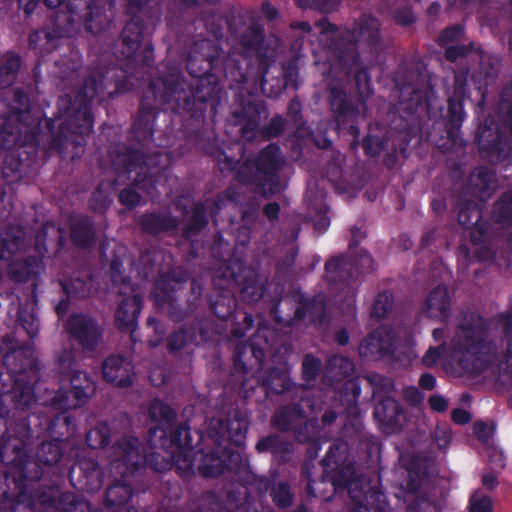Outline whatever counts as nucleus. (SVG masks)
I'll return each mask as SVG.
<instances>
[{
	"label": "nucleus",
	"instance_id": "1",
	"mask_svg": "<svg viewBox=\"0 0 512 512\" xmlns=\"http://www.w3.org/2000/svg\"><path fill=\"white\" fill-rule=\"evenodd\" d=\"M50 8H59L56 24L61 34H69L84 25L93 34L100 33L109 24L110 19L105 8L98 0H44Z\"/></svg>",
	"mask_w": 512,
	"mask_h": 512
},
{
	"label": "nucleus",
	"instance_id": "2",
	"mask_svg": "<svg viewBox=\"0 0 512 512\" xmlns=\"http://www.w3.org/2000/svg\"><path fill=\"white\" fill-rule=\"evenodd\" d=\"M29 120L27 96L22 92H15L14 104L5 118L0 131V145L2 147H9L16 143L19 139V134L28 126Z\"/></svg>",
	"mask_w": 512,
	"mask_h": 512
},
{
	"label": "nucleus",
	"instance_id": "3",
	"mask_svg": "<svg viewBox=\"0 0 512 512\" xmlns=\"http://www.w3.org/2000/svg\"><path fill=\"white\" fill-rule=\"evenodd\" d=\"M277 155H278V148L275 146H269L266 149H264L255 164H248L246 166H243L240 170V177L243 181H248L249 179L244 178V174L246 171L252 169L254 166L257 171V179L260 182V185L262 186V192L267 196L274 194L278 189L270 187L269 189H266L265 186L268 182L273 183L274 181V175L273 171L277 167Z\"/></svg>",
	"mask_w": 512,
	"mask_h": 512
},
{
	"label": "nucleus",
	"instance_id": "4",
	"mask_svg": "<svg viewBox=\"0 0 512 512\" xmlns=\"http://www.w3.org/2000/svg\"><path fill=\"white\" fill-rule=\"evenodd\" d=\"M142 454L139 442L135 438L125 439L123 443L114 447V459L111 462L112 469H116L123 476L132 471V468L140 463Z\"/></svg>",
	"mask_w": 512,
	"mask_h": 512
},
{
	"label": "nucleus",
	"instance_id": "5",
	"mask_svg": "<svg viewBox=\"0 0 512 512\" xmlns=\"http://www.w3.org/2000/svg\"><path fill=\"white\" fill-rule=\"evenodd\" d=\"M71 389L67 392L64 406L68 409L82 405L94 392V383L84 372H75L70 380Z\"/></svg>",
	"mask_w": 512,
	"mask_h": 512
},
{
	"label": "nucleus",
	"instance_id": "6",
	"mask_svg": "<svg viewBox=\"0 0 512 512\" xmlns=\"http://www.w3.org/2000/svg\"><path fill=\"white\" fill-rule=\"evenodd\" d=\"M450 308L451 300L447 287L437 286L429 293L422 313L435 320H444L448 317Z\"/></svg>",
	"mask_w": 512,
	"mask_h": 512
},
{
	"label": "nucleus",
	"instance_id": "7",
	"mask_svg": "<svg viewBox=\"0 0 512 512\" xmlns=\"http://www.w3.org/2000/svg\"><path fill=\"white\" fill-rule=\"evenodd\" d=\"M103 375L108 382L125 387L131 382V363L121 357L111 356L103 364Z\"/></svg>",
	"mask_w": 512,
	"mask_h": 512
},
{
	"label": "nucleus",
	"instance_id": "8",
	"mask_svg": "<svg viewBox=\"0 0 512 512\" xmlns=\"http://www.w3.org/2000/svg\"><path fill=\"white\" fill-rule=\"evenodd\" d=\"M67 327L83 346L92 348L96 344L98 329L91 319L75 315L70 318Z\"/></svg>",
	"mask_w": 512,
	"mask_h": 512
},
{
	"label": "nucleus",
	"instance_id": "9",
	"mask_svg": "<svg viewBox=\"0 0 512 512\" xmlns=\"http://www.w3.org/2000/svg\"><path fill=\"white\" fill-rule=\"evenodd\" d=\"M141 310V299L133 294L124 298L116 311V322L121 328L134 326Z\"/></svg>",
	"mask_w": 512,
	"mask_h": 512
},
{
	"label": "nucleus",
	"instance_id": "10",
	"mask_svg": "<svg viewBox=\"0 0 512 512\" xmlns=\"http://www.w3.org/2000/svg\"><path fill=\"white\" fill-rule=\"evenodd\" d=\"M19 66L20 60L18 56L12 53L0 56V88L12 85Z\"/></svg>",
	"mask_w": 512,
	"mask_h": 512
},
{
	"label": "nucleus",
	"instance_id": "11",
	"mask_svg": "<svg viewBox=\"0 0 512 512\" xmlns=\"http://www.w3.org/2000/svg\"><path fill=\"white\" fill-rule=\"evenodd\" d=\"M381 334V331H377L360 344L359 351L362 356L377 357L388 350L389 345L381 339Z\"/></svg>",
	"mask_w": 512,
	"mask_h": 512
},
{
	"label": "nucleus",
	"instance_id": "12",
	"mask_svg": "<svg viewBox=\"0 0 512 512\" xmlns=\"http://www.w3.org/2000/svg\"><path fill=\"white\" fill-rule=\"evenodd\" d=\"M225 457L224 453L222 457L201 455V463L197 465V468L204 476L216 477L222 474L225 469Z\"/></svg>",
	"mask_w": 512,
	"mask_h": 512
},
{
	"label": "nucleus",
	"instance_id": "13",
	"mask_svg": "<svg viewBox=\"0 0 512 512\" xmlns=\"http://www.w3.org/2000/svg\"><path fill=\"white\" fill-rule=\"evenodd\" d=\"M122 39L126 46V50L123 51V54L127 57L133 56L140 44V33L135 23H129L124 28Z\"/></svg>",
	"mask_w": 512,
	"mask_h": 512
},
{
	"label": "nucleus",
	"instance_id": "14",
	"mask_svg": "<svg viewBox=\"0 0 512 512\" xmlns=\"http://www.w3.org/2000/svg\"><path fill=\"white\" fill-rule=\"evenodd\" d=\"M70 130L74 133L88 134L93 126V119L87 109L79 111L76 116L70 117Z\"/></svg>",
	"mask_w": 512,
	"mask_h": 512
},
{
	"label": "nucleus",
	"instance_id": "15",
	"mask_svg": "<svg viewBox=\"0 0 512 512\" xmlns=\"http://www.w3.org/2000/svg\"><path fill=\"white\" fill-rule=\"evenodd\" d=\"M149 414L156 422L170 421L174 418V411L160 400H154L149 407Z\"/></svg>",
	"mask_w": 512,
	"mask_h": 512
},
{
	"label": "nucleus",
	"instance_id": "16",
	"mask_svg": "<svg viewBox=\"0 0 512 512\" xmlns=\"http://www.w3.org/2000/svg\"><path fill=\"white\" fill-rule=\"evenodd\" d=\"M131 488L128 485H113L107 491V500L111 505L122 504L130 499Z\"/></svg>",
	"mask_w": 512,
	"mask_h": 512
},
{
	"label": "nucleus",
	"instance_id": "17",
	"mask_svg": "<svg viewBox=\"0 0 512 512\" xmlns=\"http://www.w3.org/2000/svg\"><path fill=\"white\" fill-rule=\"evenodd\" d=\"M393 296L390 292L378 294L375 299L372 313L378 318L384 317L392 309Z\"/></svg>",
	"mask_w": 512,
	"mask_h": 512
},
{
	"label": "nucleus",
	"instance_id": "18",
	"mask_svg": "<svg viewBox=\"0 0 512 512\" xmlns=\"http://www.w3.org/2000/svg\"><path fill=\"white\" fill-rule=\"evenodd\" d=\"M299 415L300 413L296 409H284L275 414L273 422L280 429L285 430Z\"/></svg>",
	"mask_w": 512,
	"mask_h": 512
},
{
	"label": "nucleus",
	"instance_id": "19",
	"mask_svg": "<svg viewBox=\"0 0 512 512\" xmlns=\"http://www.w3.org/2000/svg\"><path fill=\"white\" fill-rule=\"evenodd\" d=\"M496 212L499 213L498 220L501 222H512V192L503 197L497 204Z\"/></svg>",
	"mask_w": 512,
	"mask_h": 512
},
{
	"label": "nucleus",
	"instance_id": "20",
	"mask_svg": "<svg viewBox=\"0 0 512 512\" xmlns=\"http://www.w3.org/2000/svg\"><path fill=\"white\" fill-rule=\"evenodd\" d=\"M492 504L488 496L475 493L471 498V512H491Z\"/></svg>",
	"mask_w": 512,
	"mask_h": 512
},
{
	"label": "nucleus",
	"instance_id": "21",
	"mask_svg": "<svg viewBox=\"0 0 512 512\" xmlns=\"http://www.w3.org/2000/svg\"><path fill=\"white\" fill-rule=\"evenodd\" d=\"M72 238L77 245L85 247L92 243L94 233L90 227H85L83 229L73 228Z\"/></svg>",
	"mask_w": 512,
	"mask_h": 512
},
{
	"label": "nucleus",
	"instance_id": "22",
	"mask_svg": "<svg viewBox=\"0 0 512 512\" xmlns=\"http://www.w3.org/2000/svg\"><path fill=\"white\" fill-rule=\"evenodd\" d=\"M273 500L281 507H286L291 503V493L285 484H278L272 491Z\"/></svg>",
	"mask_w": 512,
	"mask_h": 512
},
{
	"label": "nucleus",
	"instance_id": "23",
	"mask_svg": "<svg viewBox=\"0 0 512 512\" xmlns=\"http://www.w3.org/2000/svg\"><path fill=\"white\" fill-rule=\"evenodd\" d=\"M320 363L313 356H306L303 360V374L306 379H313L319 371Z\"/></svg>",
	"mask_w": 512,
	"mask_h": 512
},
{
	"label": "nucleus",
	"instance_id": "24",
	"mask_svg": "<svg viewBox=\"0 0 512 512\" xmlns=\"http://www.w3.org/2000/svg\"><path fill=\"white\" fill-rule=\"evenodd\" d=\"M23 238V233L21 230H17L16 233H12L7 230L2 233V243L8 249L13 251L14 247H17Z\"/></svg>",
	"mask_w": 512,
	"mask_h": 512
},
{
	"label": "nucleus",
	"instance_id": "25",
	"mask_svg": "<svg viewBox=\"0 0 512 512\" xmlns=\"http://www.w3.org/2000/svg\"><path fill=\"white\" fill-rule=\"evenodd\" d=\"M87 441L90 446L98 448L108 444V438L102 434L101 429L91 430L87 435Z\"/></svg>",
	"mask_w": 512,
	"mask_h": 512
},
{
	"label": "nucleus",
	"instance_id": "26",
	"mask_svg": "<svg viewBox=\"0 0 512 512\" xmlns=\"http://www.w3.org/2000/svg\"><path fill=\"white\" fill-rule=\"evenodd\" d=\"M462 34V28L460 26H453L441 34L439 41L443 45H447L455 40H457Z\"/></svg>",
	"mask_w": 512,
	"mask_h": 512
},
{
	"label": "nucleus",
	"instance_id": "27",
	"mask_svg": "<svg viewBox=\"0 0 512 512\" xmlns=\"http://www.w3.org/2000/svg\"><path fill=\"white\" fill-rule=\"evenodd\" d=\"M120 201L123 205L134 207L140 202V196L132 189H125L120 193Z\"/></svg>",
	"mask_w": 512,
	"mask_h": 512
},
{
	"label": "nucleus",
	"instance_id": "28",
	"mask_svg": "<svg viewBox=\"0 0 512 512\" xmlns=\"http://www.w3.org/2000/svg\"><path fill=\"white\" fill-rule=\"evenodd\" d=\"M453 346L457 352L467 351V329L463 328L457 332Z\"/></svg>",
	"mask_w": 512,
	"mask_h": 512
},
{
	"label": "nucleus",
	"instance_id": "29",
	"mask_svg": "<svg viewBox=\"0 0 512 512\" xmlns=\"http://www.w3.org/2000/svg\"><path fill=\"white\" fill-rule=\"evenodd\" d=\"M436 442L440 448H445L451 440V432L446 428H437L435 432Z\"/></svg>",
	"mask_w": 512,
	"mask_h": 512
},
{
	"label": "nucleus",
	"instance_id": "30",
	"mask_svg": "<svg viewBox=\"0 0 512 512\" xmlns=\"http://www.w3.org/2000/svg\"><path fill=\"white\" fill-rule=\"evenodd\" d=\"M429 404H430L431 408L437 412H442V411L446 410L448 407L447 400L444 397L439 396V395L431 396L429 398Z\"/></svg>",
	"mask_w": 512,
	"mask_h": 512
},
{
	"label": "nucleus",
	"instance_id": "31",
	"mask_svg": "<svg viewBox=\"0 0 512 512\" xmlns=\"http://www.w3.org/2000/svg\"><path fill=\"white\" fill-rule=\"evenodd\" d=\"M441 351L440 348H430L425 355L423 356V363L427 366L434 365L437 360L440 358Z\"/></svg>",
	"mask_w": 512,
	"mask_h": 512
},
{
	"label": "nucleus",
	"instance_id": "32",
	"mask_svg": "<svg viewBox=\"0 0 512 512\" xmlns=\"http://www.w3.org/2000/svg\"><path fill=\"white\" fill-rule=\"evenodd\" d=\"M474 433L479 439L487 440L490 436L491 428L483 422H477L474 426Z\"/></svg>",
	"mask_w": 512,
	"mask_h": 512
},
{
	"label": "nucleus",
	"instance_id": "33",
	"mask_svg": "<svg viewBox=\"0 0 512 512\" xmlns=\"http://www.w3.org/2000/svg\"><path fill=\"white\" fill-rule=\"evenodd\" d=\"M186 341V334L184 332L175 333L169 341V347L172 350L180 349Z\"/></svg>",
	"mask_w": 512,
	"mask_h": 512
},
{
	"label": "nucleus",
	"instance_id": "34",
	"mask_svg": "<svg viewBox=\"0 0 512 512\" xmlns=\"http://www.w3.org/2000/svg\"><path fill=\"white\" fill-rule=\"evenodd\" d=\"M452 419L457 424H465L470 421V415L465 410L457 409L453 411Z\"/></svg>",
	"mask_w": 512,
	"mask_h": 512
},
{
	"label": "nucleus",
	"instance_id": "35",
	"mask_svg": "<svg viewBox=\"0 0 512 512\" xmlns=\"http://www.w3.org/2000/svg\"><path fill=\"white\" fill-rule=\"evenodd\" d=\"M465 52V49L463 47H455L451 46L446 49V57L449 60H456L459 56H462Z\"/></svg>",
	"mask_w": 512,
	"mask_h": 512
},
{
	"label": "nucleus",
	"instance_id": "36",
	"mask_svg": "<svg viewBox=\"0 0 512 512\" xmlns=\"http://www.w3.org/2000/svg\"><path fill=\"white\" fill-rule=\"evenodd\" d=\"M177 465L179 469L183 471H190L195 466V463L189 459L188 455H185L183 458L177 459Z\"/></svg>",
	"mask_w": 512,
	"mask_h": 512
},
{
	"label": "nucleus",
	"instance_id": "37",
	"mask_svg": "<svg viewBox=\"0 0 512 512\" xmlns=\"http://www.w3.org/2000/svg\"><path fill=\"white\" fill-rule=\"evenodd\" d=\"M279 210L277 203H269L264 207V213L269 219H275L278 216Z\"/></svg>",
	"mask_w": 512,
	"mask_h": 512
},
{
	"label": "nucleus",
	"instance_id": "38",
	"mask_svg": "<svg viewBox=\"0 0 512 512\" xmlns=\"http://www.w3.org/2000/svg\"><path fill=\"white\" fill-rule=\"evenodd\" d=\"M435 382H436L435 378L430 374L422 375L420 378V381H419L420 385L423 388L428 389V390L434 388Z\"/></svg>",
	"mask_w": 512,
	"mask_h": 512
},
{
	"label": "nucleus",
	"instance_id": "39",
	"mask_svg": "<svg viewBox=\"0 0 512 512\" xmlns=\"http://www.w3.org/2000/svg\"><path fill=\"white\" fill-rule=\"evenodd\" d=\"M482 482L484 486L494 488L497 484V479L494 474L488 473L483 475Z\"/></svg>",
	"mask_w": 512,
	"mask_h": 512
},
{
	"label": "nucleus",
	"instance_id": "40",
	"mask_svg": "<svg viewBox=\"0 0 512 512\" xmlns=\"http://www.w3.org/2000/svg\"><path fill=\"white\" fill-rule=\"evenodd\" d=\"M45 449L53 450V452H54V456L52 458H50V459H48V458L45 459V461L50 462V463L58 461L59 449H58L57 445H53V444H50V443L49 444H44L42 446V450L44 451Z\"/></svg>",
	"mask_w": 512,
	"mask_h": 512
},
{
	"label": "nucleus",
	"instance_id": "41",
	"mask_svg": "<svg viewBox=\"0 0 512 512\" xmlns=\"http://www.w3.org/2000/svg\"><path fill=\"white\" fill-rule=\"evenodd\" d=\"M263 11L270 20L275 19L278 15L277 9L269 3L263 4Z\"/></svg>",
	"mask_w": 512,
	"mask_h": 512
},
{
	"label": "nucleus",
	"instance_id": "42",
	"mask_svg": "<svg viewBox=\"0 0 512 512\" xmlns=\"http://www.w3.org/2000/svg\"><path fill=\"white\" fill-rule=\"evenodd\" d=\"M26 13H31L37 6L38 0H19Z\"/></svg>",
	"mask_w": 512,
	"mask_h": 512
},
{
	"label": "nucleus",
	"instance_id": "43",
	"mask_svg": "<svg viewBox=\"0 0 512 512\" xmlns=\"http://www.w3.org/2000/svg\"><path fill=\"white\" fill-rule=\"evenodd\" d=\"M163 282H158L156 284V288L154 291V297L158 302H163L165 300V293L161 290L162 289Z\"/></svg>",
	"mask_w": 512,
	"mask_h": 512
},
{
	"label": "nucleus",
	"instance_id": "44",
	"mask_svg": "<svg viewBox=\"0 0 512 512\" xmlns=\"http://www.w3.org/2000/svg\"><path fill=\"white\" fill-rule=\"evenodd\" d=\"M315 226L317 229L325 230L329 226V219L326 216H321Z\"/></svg>",
	"mask_w": 512,
	"mask_h": 512
},
{
	"label": "nucleus",
	"instance_id": "45",
	"mask_svg": "<svg viewBox=\"0 0 512 512\" xmlns=\"http://www.w3.org/2000/svg\"><path fill=\"white\" fill-rule=\"evenodd\" d=\"M39 38H40V33H38V32L32 33L29 37L30 45L33 47H36Z\"/></svg>",
	"mask_w": 512,
	"mask_h": 512
},
{
	"label": "nucleus",
	"instance_id": "46",
	"mask_svg": "<svg viewBox=\"0 0 512 512\" xmlns=\"http://www.w3.org/2000/svg\"><path fill=\"white\" fill-rule=\"evenodd\" d=\"M271 442H272V439H270V438L260 441L257 445L258 450L267 449L270 446Z\"/></svg>",
	"mask_w": 512,
	"mask_h": 512
},
{
	"label": "nucleus",
	"instance_id": "47",
	"mask_svg": "<svg viewBox=\"0 0 512 512\" xmlns=\"http://www.w3.org/2000/svg\"><path fill=\"white\" fill-rule=\"evenodd\" d=\"M459 222L464 226H468L470 224L471 221L466 217L465 211H461L459 213Z\"/></svg>",
	"mask_w": 512,
	"mask_h": 512
},
{
	"label": "nucleus",
	"instance_id": "48",
	"mask_svg": "<svg viewBox=\"0 0 512 512\" xmlns=\"http://www.w3.org/2000/svg\"><path fill=\"white\" fill-rule=\"evenodd\" d=\"M338 342L341 344V345H345L348 343V334L346 332H341L339 335H338Z\"/></svg>",
	"mask_w": 512,
	"mask_h": 512
},
{
	"label": "nucleus",
	"instance_id": "49",
	"mask_svg": "<svg viewBox=\"0 0 512 512\" xmlns=\"http://www.w3.org/2000/svg\"><path fill=\"white\" fill-rule=\"evenodd\" d=\"M280 381L283 383L281 389H278L277 387H274L272 384H269V386L271 387V389H273L274 391L276 392H280L282 389H284L285 387V377L284 376H281L280 378Z\"/></svg>",
	"mask_w": 512,
	"mask_h": 512
},
{
	"label": "nucleus",
	"instance_id": "50",
	"mask_svg": "<svg viewBox=\"0 0 512 512\" xmlns=\"http://www.w3.org/2000/svg\"><path fill=\"white\" fill-rule=\"evenodd\" d=\"M433 336H434V338H435L436 340H438V339H440V338H442V337H443V331H442V330H440V329H435V330L433 331Z\"/></svg>",
	"mask_w": 512,
	"mask_h": 512
},
{
	"label": "nucleus",
	"instance_id": "51",
	"mask_svg": "<svg viewBox=\"0 0 512 512\" xmlns=\"http://www.w3.org/2000/svg\"><path fill=\"white\" fill-rule=\"evenodd\" d=\"M335 415L334 414H325L323 416V421L324 422H332L334 419H335Z\"/></svg>",
	"mask_w": 512,
	"mask_h": 512
},
{
	"label": "nucleus",
	"instance_id": "52",
	"mask_svg": "<svg viewBox=\"0 0 512 512\" xmlns=\"http://www.w3.org/2000/svg\"><path fill=\"white\" fill-rule=\"evenodd\" d=\"M198 226L202 227L206 224V219L204 216H197Z\"/></svg>",
	"mask_w": 512,
	"mask_h": 512
},
{
	"label": "nucleus",
	"instance_id": "53",
	"mask_svg": "<svg viewBox=\"0 0 512 512\" xmlns=\"http://www.w3.org/2000/svg\"><path fill=\"white\" fill-rule=\"evenodd\" d=\"M259 38H260L259 35L256 32H254L253 41L252 42H245L244 44L247 45V46H250L253 43L258 42Z\"/></svg>",
	"mask_w": 512,
	"mask_h": 512
},
{
	"label": "nucleus",
	"instance_id": "54",
	"mask_svg": "<svg viewBox=\"0 0 512 512\" xmlns=\"http://www.w3.org/2000/svg\"><path fill=\"white\" fill-rule=\"evenodd\" d=\"M36 331H37V326L32 323L31 324V329L29 330V333L30 334H34V333H36Z\"/></svg>",
	"mask_w": 512,
	"mask_h": 512
},
{
	"label": "nucleus",
	"instance_id": "55",
	"mask_svg": "<svg viewBox=\"0 0 512 512\" xmlns=\"http://www.w3.org/2000/svg\"><path fill=\"white\" fill-rule=\"evenodd\" d=\"M337 264L334 262V261H330L328 264H327V269L330 270L332 267L336 266Z\"/></svg>",
	"mask_w": 512,
	"mask_h": 512
},
{
	"label": "nucleus",
	"instance_id": "56",
	"mask_svg": "<svg viewBox=\"0 0 512 512\" xmlns=\"http://www.w3.org/2000/svg\"><path fill=\"white\" fill-rule=\"evenodd\" d=\"M63 289L65 290V292H66L67 294H70V293H72V292H73V291H72V290H71V289H70L66 284H64V285H63Z\"/></svg>",
	"mask_w": 512,
	"mask_h": 512
},
{
	"label": "nucleus",
	"instance_id": "57",
	"mask_svg": "<svg viewBox=\"0 0 512 512\" xmlns=\"http://www.w3.org/2000/svg\"><path fill=\"white\" fill-rule=\"evenodd\" d=\"M412 393L415 395V401H418L420 399L418 391L417 390H412Z\"/></svg>",
	"mask_w": 512,
	"mask_h": 512
},
{
	"label": "nucleus",
	"instance_id": "58",
	"mask_svg": "<svg viewBox=\"0 0 512 512\" xmlns=\"http://www.w3.org/2000/svg\"><path fill=\"white\" fill-rule=\"evenodd\" d=\"M473 213H474V218H475V220L477 221V220H478V218H479V213H478V211H477V210H473Z\"/></svg>",
	"mask_w": 512,
	"mask_h": 512
},
{
	"label": "nucleus",
	"instance_id": "59",
	"mask_svg": "<svg viewBox=\"0 0 512 512\" xmlns=\"http://www.w3.org/2000/svg\"><path fill=\"white\" fill-rule=\"evenodd\" d=\"M132 2H134L135 4L137 5H140L142 4L145 0H131Z\"/></svg>",
	"mask_w": 512,
	"mask_h": 512
},
{
	"label": "nucleus",
	"instance_id": "60",
	"mask_svg": "<svg viewBox=\"0 0 512 512\" xmlns=\"http://www.w3.org/2000/svg\"><path fill=\"white\" fill-rule=\"evenodd\" d=\"M308 491L311 493V494H314V491H313V488L311 486V484L308 485Z\"/></svg>",
	"mask_w": 512,
	"mask_h": 512
},
{
	"label": "nucleus",
	"instance_id": "61",
	"mask_svg": "<svg viewBox=\"0 0 512 512\" xmlns=\"http://www.w3.org/2000/svg\"><path fill=\"white\" fill-rule=\"evenodd\" d=\"M129 171L132 172V171H135V165L132 164L130 167H129Z\"/></svg>",
	"mask_w": 512,
	"mask_h": 512
},
{
	"label": "nucleus",
	"instance_id": "62",
	"mask_svg": "<svg viewBox=\"0 0 512 512\" xmlns=\"http://www.w3.org/2000/svg\"><path fill=\"white\" fill-rule=\"evenodd\" d=\"M370 21H371L372 26H376L377 25V23H376V21L374 19H371Z\"/></svg>",
	"mask_w": 512,
	"mask_h": 512
},
{
	"label": "nucleus",
	"instance_id": "63",
	"mask_svg": "<svg viewBox=\"0 0 512 512\" xmlns=\"http://www.w3.org/2000/svg\"><path fill=\"white\" fill-rule=\"evenodd\" d=\"M337 97L339 98L340 101H342L340 94H337V96L334 97V101L336 100Z\"/></svg>",
	"mask_w": 512,
	"mask_h": 512
},
{
	"label": "nucleus",
	"instance_id": "64",
	"mask_svg": "<svg viewBox=\"0 0 512 512\" xmlns=\"http://www.w3.org/2000/svg\"><path fill=\"white\" fill-rule=\"evenodd\" d=\"M308 28H309L308 24H306V23L303 24V29H308Z\"/></svg>",
	"mask_w": 512,
	"mask_h": 512
}]
</instances>
